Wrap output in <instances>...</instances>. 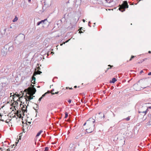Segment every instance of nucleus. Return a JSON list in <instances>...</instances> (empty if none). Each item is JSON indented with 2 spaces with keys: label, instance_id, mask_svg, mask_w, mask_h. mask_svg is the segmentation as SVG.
I'll return each instance as SVG.
<instances>
[{
  "label": "nucleus",
  "instance_id": "11",
  "mask_svg": "<svg viewBox=\"0 0 151 151\" xmlns=\"http://www.w3.org/2000/svg\"><path fill=\"white\" fill-rule=\"evenodd\" d=\"M117 81L115 78H113L112 79V80L110 81V83H114Z\"/></svg>",
  "mask_w": 151,
  "mask_h": 151
},
{
  "label": "nucleus",
  "instance_id": "44",
  "mask_svg": "<svg viewBox=\"0 0 151 151\" xmlns=\"http://www.w3.org/2000/svg\"><path fill=\"white\" fill-rule=\"evenodd\" d=\"M69 89H72L73 88L72 87H71V88L69 87Z\"/></svg>",
  "mask_w": 151,
  "mask_h": 151
},
{
  "label": "nucleus",
  "instance_id": "30",
  "mask_svg": "<svg viewBox=\"0 0 151 151\" xmlns=\"http://www.w3.org/2000/svg\"><path fill=\"white\" fill-rule=\"evenodd\" d=\"M10 95L11 96H14L15 95H16V94H14L13 95H12V93H10Z\"/></svg>",
  "mask_w": 151,
  "mask_h": 151
},
{
  "label": "nucleus",
  "instance_id": "7",
  "mask_svg": "<svg viewBox=\"0 0 151 151\" xmlns=\"http://www.w3.org/2000/svg\"><path fill=\"white\" fill-rule=\"evenodd\" d=\"M47 22V19H45L44 20H41V21H40V22H38L37 23V26H39V25H40V24L42 23H44V22Z\"/></svg>",
  "mask_w": 151,
  "mask_h": 151
},
{
  "label": "nucleus",
  "instance_id": "55",
  "mask_svg": "<svg viewBox=\"0 0 151 151\" xmlns=\"http://www.w3.org/2000/svg\"><path fill=\"white\" fill-rule=\"evenodd\" d=\"M44 24H46V22H44V23H43Z\"/></svg>",
  "mask_w": 151,
  "mask_h": 151
},
{
  "label": "nucleus",
  "instance_id": "31",
  "mask_svg": "<svg viewBox=\"0 0 151 151\" xmlns=\"http://www.w3.org/2000/svg\"><path fill=\"white\" fill-rule=\"evenodd\" d=\"M22 133H20V134H19V137H21V136H22Z\"/></svg>",
  "mask_w": 151,
  "mask_h": 151
},
{
  "label": "nucleus",
  "instance_id": "38",
  "mask_svg": "<svg viewBox=\"0 0 151 151\" xmlns=\"http://www.w3.org/2000/svg\"><path fill=\"white\" fill-rule=\"evenodd\" d=\"M146 59H147V58H145V59H144L142 60L143 62V61H145V60H146Z\"/></svg>",
  "mask_w": 151,
  "mask_h": 151
},
{
  "label": "nucleus",
  "instance_id": "32",
  "mask_svg": "<svg viewBox=\"0 0 151 151\" xmlns=\"http://www.w3.org/2000/svg\"><path fill=\"white\" fill-rule=\"evenodd\" d=\"M6 28H5L4 29V33H5L6 32Z\"/></svg>",
  "mask_w": 151,
  "mask_h": 151
},
{
  "label": "nucleus",
  "instance_id": "24",
  "mask_svg": "<svg viewBox=\"0 0 151 151\" xmlns=\"http://www.w3.org/2000/svg\"><path fill=\"white\" fill-rule=\"evenodd\" d=\"M42 99V97L41 96L39 99V100H38V101L39 102H40V101H41Z\"/></svg>",
  "mask_w": 151,
  "mask_h": 151
},
{
  "label": "nucleus",
  "instance_id": "34",
  "mask_svg": "<svg viewBox=\"0 0 151 151\" xmlns=\"http://www.w3.org/2000/svg\"><path fill=\"white\" fill-rule=\"evenodd\" d=\"M143 61H142V60H141L140 62H139L138 63H142Z\"/></svg>",
  "mask_w": 151,
  "mask_h": 151
},
{
  "label": "nucleus",
  "instance_id": "26",
  "mask_svg": "<svg viewBox=\"0 0 151 151\" xmlns=\"http://www.w3.org/2000/svg\"><path fill=\"white\" fill-rule=\"evenodd\" d=\"M71 39H69V40H68L66 41L65 42H64L63 43V44H65L66 43H67V42H68L69 40H70Z\"/></svg>",
  "mask_w": 151,
  "mask_h": 151
},
{
  "label": "nucleus",
  "instance_id": "37",
  "mask_svg": "<svg viewBox=\"0 0 151 151\" xmlns=\"http://www.w3.org/2000/svg\"><path fill=\"white\" fill-rule=\"evenodd\" d=\"M59 93V91H58L55 93V94H58Z\"/></svg>",
  "mask_w": 151,
  "mask_h": 151
},
{
  "label": "nucleus",
  "instance_id": "6",
  "mask_svg": "<svg viewBox=\"0 0 151 151\" xmlns=\"http://www.w3.org/2000/svg\"><path fill=\"white\" fill-rule=\"evenodd\" d=\"M36 74L35 72H34L33 75V76L32 77V80L31 81V82L32 83L34 84H35V81L36 78L35 77V76L36 75Z\"/></svg>",
  "mask_w": 151,
  "mask_h": 151
},
{
  "label": "nucleus",
  "instance_id": "3",
  "mask_svg": "<svg viewBox=\"0 0 151 151\" xmlns=\"http://www.w3.org/2000/svg\"><path fill=\"white\" fill-rule=\"evenodd\" d=\"M25 35L22 34H20L17 37V39L19 40V42H23L25 39Z\"/></svg>",
  "mask_w": 151,
  "mask_h": 151
},
{
  "label": "nucleus",
  "instance_id": "20",
  "mask_svg": "<svg viewBox=\"0 0 151 151\" xmlns=\"http://www.w3.org/2000/svg\"><path fill=\"white\" fill-rule=\"evenodd\" d=\"M151 122L150 121L148 122L146 124L147 126H150L151 125Z\"/></svg>",
  "mask_w": 151,
  "mask_h": 151
},
{
  "label": "nucleus",
  "instance_id": "27",
  "mask_svg": "<svg viewBox=\"0 0 151 151\" xmlns=\"http://www.w3.org/2000/svg\"><path fill=\"white\" fill-rule=\"evenodd\" d=\"M108 66H110V67H111L110 68H108L107 69V71L108 70H109V69H110V68H111V67H112V66H111V65H109Z\"/></svg>",
  "mask_w": 151,
  "mask_h": 151
},
{
  "label": "nucleus",
  "instance_id": "60",
  "mask_svg": "<svg viewBox=\"0 0 151 151\" xmlns=\"http://www.w3.org/2000/svg\"><path fill=\"white\" fill-rule=\"evenodd\" d=\"M19 94H18L17 95V97H19Z\"/></svg>",
  "mask_w": 151,
  "mask_h": 151
},
{
  "label": "nucleus",
  "instance_id": "46",
  "mask_svg": "<svg viewBox=\"0 0 151 151\" xmlns=\"http://www.w3.org/2000/svg\"><path fill=\"white\" fill-rule=\"evenodd\" d=\"M54 91V89H52V90H51V92H53V91Z\"/></svg>",
  "mask_w": 151,
  "mask_h": 151
},
{
  "label": "nucleus",
  "instance_id": "19",
  "mask_svg": "<svg viewBox=\"0 0 151 151\" xmlns=\"http://www.w3.org/2000/svg\"><path fill=\"white\" fill-rule=\"evenodd\" d=\"M105 1L106 2L108 3H110L112 2L113 1V0H105Z\"/></svg>",
  "mask_w": 151,
  "mask_h": 151
},
{
  "label": "nucleus",
  "instance_id": "41",
  "mask_svg": "<svg viewBox=\"0 0 151 151\" xmlns=\"http://www.w3.org/2000/svg\"><path fill=\"white\" fill-rule=\"evenodd\" d=\"M135 86H138V84H134V85Z\"/></svg>",
  "mask_w": 151,
  "mask_h": 151
},
{
  "label": "nucleus",
  "instance_id": "51",
  "mask_svg": "<svg viewBox=\"0 0 151 151\" xmlns=\"http://www.w3.org/2000/svg\"><path fill=\"white\" fill-rule=\"evenodd\" d=\"M102 115L103 116V117H104V114H102Z\"/></svg>",
  "mask_w": 151,
  "mask_h": 151
},
{
  "label": "nucleus",
  "instance_id": "22",
  "mask_svg": "<svg viewBox=\"0 0 151 151\" xmlns=\"http://www.w3.org/2000/svg\"><path fill=\"white\" fill-rule=\"evenodd\" d=\"M49 150V148L47 147H45V150L44 151H48Z\"/></svg>",
  "mask_w": 151,
  "mask_h": 151
},
{
  "label": "nucleus",
  "instance_id": "61",
  "mask_svg": "<svg viewBox=\"0 0 151 151\" xmlns=\"http://www.w3.org/2000/svg\"><path fill=\"white\" fill-rule=\"evenodd\" d=\"M148 52H149V53H151V52H150V51H149Z\"/></svg>",
  "mask_w": 151,
  "mask_h": 151
},
{
  "label": "nucleus",
  "instance_id": "10",
  "mask_svg": "<svg viewBox=\"0 0 151 151\" xmlns=\"http://www.w3.org/2000/svg\"><path fill=\"white\" fill-rule=\"evenodd\" d=\"M31 96H29L28 97V100H27V99H26V101H30V100H31V99H33V97H35V96H33V95H32L31 94Z\"/></svg>",
  "mask_w": 151,
  "mask_h": 151
},
{
  "label": "nucleus",
  "instance_id": "15",
  "mask_svg": "<svg viewBox=\"0 0 151 151\" xmlns=\"http://www.w3.org/2000/svg\"><path fill=\"white\" fill-rule=\"evenodd\" d=\"M18 19V17H17V16H16L14 18V19L13 20L12 22H15L17 21Z\"/></svg>",
  "mask_w": 151,
  "mask_h": 151
},
{
  "label": "nucleus",
  "instance_id": "21",
  "mask_svg": "<svg viewBox=\"0 0 151 151\" xmlns=\"http://www.w3.org/2000/svg\"><path fill=\"white\" fill-rule=\"evenodd\" d=\"M68 116V114L67 112H66L65 113V118H66Z\"/></svg>",
  "mask_w": 151,
  "mask_h": 151
},
{
  "label": "nucleus",
  "instance_id": "35",
  "mask_svg": "<svg viewBox=\"0 0 151 151\" xmlns=\"http://www.w3.org/2000/svg\"><path fill=\"white\" fill-rule=\"evenodd\" d=\"M37 69H38V70H40V67L39 66L37 68Z\"/></svg>",
  "mask_w": 151,
  "mask_h": 151
},
{
  "label": "nucleus",
  "instance_id": "16",
  "mask_svg": "<svg viewBox=\"0 0 151 151\" xmlns=\"http://www.w3.org/2000/svg\"><path fill=\"white\" fill-rule=\"evenodd\" d=\"M146 112H147V110H146L145 111H138V113H143V114H144V115H145L146 114Z\"/></svg>",
  "mask_w": 151,
  "mask_h": 151
},
{
  "label": "nucleus",
  "instance_id": "64",
  "mask_svg": "<svg viewBox=\"0 0 151 151\" xmlns=\"http://www.w3.org/2000/svg\"><path fill=\"white\" fill-rule=\"evenodd\" d=\"M90 21H89V22H88V24H89L90 23Z\"/></svg>",
  "mask_w": 151,
  "mask_h": 151
},
{
  "label": "nucleus",
  "instance_id": "58",
  "mask_svg": "<svg viewBox=\"0 0 151 151\" xmlns=\"http://www.w3.org/2000/svg\"><path fill=\"white\" fill-rule=\"evenodd\" d=\"M12 28V26H10V28Z\"/></svg>",
  "mask_w": 151,
  "mask_h": 151
},
{
  "label": "nucleus",
  "instance_id": "8",
  "mask_svg": "<svg viewBox=\"0 0 151 151\" xmlns=\"http://www.w3.org/2000/svg\"><path fill=\"white\" fill-rule=\"evenodd\" d=\"M20 6L22 8L24 9L26 7L27 5L25 4V2H24L21 3Z\"/></svg>",
  "mask_w": 151,
  "mask_h": 151
},
{
  "label": "nucleus",
  "instance_id": "52",
  "mask_svg": "<svg viewBox=\"0 0 151 151\" xmlns=\"http://www.w3.org/2000/svg\"><path fill=\"white\" fill-rule=\"evenodd\" d=\"M143 72V70H141V71H140V73H142V72Z\"/></svg>",
  "mask_w": 151,
  "mask_h": 151
},
{
  "label": "nucleus",
  "instance_id": "12",
  "mask_svg": "<svg viewBox=\"0 0 151 151\" xmlns=\"http://www.w3.org/2000/svg\"><path fill=\"white\" fill-rule=\"evenodd\" d=\"M50 93V91H48L47 92H46L44 94L42 95L41 97H42V98H43V97H44L47 94Z\"/></svg>",
  "mask_w": 151,
  "mask_h": 151
},
{
  "label": "nucleus",
  "instance_id": "14",
  "mask_svg": "<svg viewBox=\"0 0 151 151\" xmlns=\"http://www.w3.org/2000/svg\"><path fill=\"white\" fill-rule=\"evenodd\" d=\"M43 132L42 130H40L37 134L36 136V137H37L39 136L41 134L42 132Z\"/></svg>",
  "mask_w": 151,
  "mask_h": 151
},
{
  "label": "nucleus",
  "instance_id": "59",
  "mask_svg": "<svg viewBox=\"0 0 151 151\" xmlns=\"http://www.w3.org/2000/svg\"><path fill=\"white\" fill-rule=\"evenodd\" d=\"M14 145H12V148L14 147Z\"/></svg>",
  "mask_w": 151,
  "mask_h": 151
},
{
  "label": "nucleus",
  "instance_id": "47",
  "mask_svg": "<svg viewBox=\"0 0 151 151\" xmlns=\"http://www.w3.org/2000/svg\"><path fill=\"white\" fill-rule=\"evenodd\" d=\"M88 26L90 27H91V26L90 25V24H88Z\"/></svg>",
  "mask_w": 151,
  "mask_h": 151
},
{
  "label": "nucleus",
  "instance_id": "29",
  "mask_svg": "<svg viewBox=\"0 0 151 151\" xmlns=\"http://www.w3.org/2000/svg\"><path fill=\"white\" fill-rule=\"evenodd\" d=\"M148 116L150 118L151 117V114H148Z\"/></svg>",
  "mask_w": 151,
  "mask_h": 151
},
{
  "label": "nucleus",
  "instance_id": "5",
  "mask_svg": "<svg viewBox=\"0 0 151 151\" xmlns=\"http://www.w3.org/2000/svg\"><path fill=\"white\" fill-rule=\"evenodd\" d=\"M34 85H32V88L31 90V94L32 95H33L35 93L36 90L35 88H34Z\"/></svg>",
  "mask_w": 151,
  "mask_h": 151
},
{
  "label": "nucleus",
  "instance_id": "57",
  "mask_svg": "<svg viewBox=\"0 0 151 151\" xmlns=\"http://www.w3.org/2000/svg\"><path fill=\"white\" fill-rule=\"evenodd\" d=\"M24 129H23V132H24Z\"/></svg>",
  "mask_w": 151,
  "mask_h": 151
},
{
  "label": "nucleus",
  "instance_id": "25",
  "mask_svg": "<svg viewBox=\"0 0 151 151\" xmlns=\"http://www.w3.org/2000/svg\"><path fill=\"white\" fill-rule=\"evenodd\" d=\"M130 117H127L126 119H125L127 120V121H129L130 120Z\"/></svg>",
  "mask_w": 151,
  "mask_h": 151
},
{
  "label": "nucleus",
  "instance_id": "63",
  "mask_svg": "<svg viewBox=\"0 0 151 151\" xmlns=\"http://www.w3.org/2000/svg\"><path fill=\"white\" fill-rule=\"evenodd\" d=\"M63 44H60V45H63Z\"/></svg>",
  "mask_w": 151,
  "mask_h": 151
},
{
  "label": "nucleus",
  "instance_id": "49",
  "mask_svg": "<svg viewBox=\"0 0 151 151\" xmlns=\"http://www.w3.org/2000/svg\"><path fill=\"white\" fill-rule=\"evenodd\" d=\"M102 114V113L101 112H99V115L100 114Z\"/></svg>",
  "mask_w": 151,
  "mask_h": 151
},
{
  "label": "nucleus",
  "instance_id": "4",
  "mask_svg": "<svg viewBox=\"0 0 151 151\" xmlns=\"http://www.w3.org/2000/svg\"><path fill=\"white\" fill-rule=\"evenodd\" d=\"M75 145L76 144H70L69 147L70 151H74L76 147Z\"/></svg>",
  "mask_w": 151,
  "mask_h": 151
},
{
  "label": "nucleus",
  "instance_id": "48",
  "mask_svg": "<svg viewBox=\"0 0 151 151\" xmlns=\"http://www.w3.org/2000/svg\"><path fill=\"white\" fill-rule=\"evenodd\" d=\"M77 86H74V88H77Z\"/></svg>",
  "mask_w": 151,
  "mask_h": 151
},
{
  "label": "nucleus",
  "instance_id": "36",
  "mask_svg": "<svg viewBox=\"0 0 151 151\" xmlns=\"http://www.w3.org/2000/svg\"><path fill=\"white\" fill-rule=\"evenodd\" d=\"M51 94H52V95H54V94H55V93H52V92H51Z\"/></svg>",
  "mask_w": 151,
  "mask_h": 151
},
{
  "label": "nucleus",
  "instance_id": "50",
  "mask_svg": "<svg viewBox=\"0 0 151 151\" xmlns=\"http://www.w3.org/2000/svg\"><path fill=\"white\" fill-rule=\"evenodd\" d=\"M21 137H19V139H21Z\"/></svg>",
  "mask_w": 151,
  "mask_h": 151
},
{
  "label": "nucleus",
  "instance_id": "42",
  "mask_svg": "<svg viewBox=\"0 0 151 151\" xmlns=\"http://www.w3.org/2000/svg\"><path fill=\"white\" fill-rule=\"evenodd\" d=\"M83 22H85V20H84V19H83Z\"/></svg>",
  "mask_w": 151,
  "mask_h": 151
},
{
  "label": "nucleus",
  "instance_id": "28",
  "mask_svg": "<svg viewBox=\"0 0 151 151\" xmlns=\"http://www.w3.org/2000/svg\"><path fill=\"white\" fill-rule=\"evenodd\" d=\"M68 102L69 104H70L71 102V100L70 99H69L68 101Z\"/></svg>",
  "mask_w": 151,
  "mask_h": 151
},
{
  "label": "nucleus",
  "instance_id": "17",
  "mask_svg": "<svg viewBox=\"0 0 151 151\" xmlns=\"http://www.w3.org/2000/svg\"><path fill=\"white\" fill-rule=\"evenodd\" d=\"M13 49V47L12 46L10 47L8 49V50H9V51H12Z\"/></svg>",
  "mask_w": 151,
  "mask_h": 151
},
{
  "label": "nucleus",
  "instance_id": "13",
  "mask_svg": "<svg viewBox=\"0 0 151 151\" xmlns=\"http://www.w3.org/2000/svg\"><path fill=\"white\" fill-rule=\"evenodd\" d=\"M1 55L3 56H5L6 55V52L4 50H2L1 51Z\"/></svg>",
  "mask_w": 151,
  "mask_h": 151
},
{
  "label": "nucleus",
  "instance_id": "2",
  "mask_svg": "<svg viewBox=\"0 0 151 151\" xmlns=\"http://www.w3.org/2000/svg\"><path fill=\"white\" fill-rule=\"evenodd\" d=\"M129 6L127 1H124L122 4V6H120L119 8V10L123 12L125 10L126 8H128Z\"/></svg>",
  "mask_w": 151,
  "mask_h": 151
},
{
  "label": "nucleus",
  "instance_id": "18",
  "mask_svg": "<svg viewBox=\"0 0 151 151\" xmlns=\"http://www.w3.org/2000/svg\"><path fill=\"white\" fill-rule=\"evenodd\" d=\"M35 72L36 73V75L37 74H40L41 73H42V72H41V71H40L39 70H38L37 71H36Z\"/></svg>",
  "mask_w": 151,
  "mask_h": 151
},
{
  "label": "nucleus",
  "instance_id": "43",
  "mask_svg": "<svg viewBox=\"0 0 151 151\" xmlns=\"http://www.w3.org/2000/svg\"><path fill=\"white\" fill-rule=\"evenodd\" d=\"M10 151V150H9V148H8V149H7V151Z\"/></svg>",
  "mask_w": 151,
  "mask_h": 151
},
{
  "label": "nucleus",
  "instance_id": "53",
  "mask_svg": "<svg viewBox=\"0 0 151 151\" xmlns=\"http://www.w3.org/2000/svg\"><path fill=\"white\" fill-rule=\"evenodd\" d=\"M31 1V0H28V1L29 2H30Z\"/></svg>",
  "mask_w": 151,
  "mask_h": 151
},
{
  "label": "nucleus",
  "instance_id": "23",
  "mask_svg": "<svg viewBox=\"0 0 151 151\" xmlns=\"http://www.w3.org/2000/svg\"><path fill=\"white\" fill-rule=\"evenodd\" d=\"M135 57V56H134L132 55L129 60V61L131 60L132 59V58H134Z\"/></svg>",
  "mask_w": 151,
  "mask_h": 151
},
{
  "label": "nucleus",
  "instance_id": "54",
  "mask_svg": "<svg viewBox=\"0 0 151 151\" xmlns=\"http://www.w3.org/2000/svg\"><path fill=\"white\" fill-rule=\"evenodd\" d=\"M79 32H80V33H82L83 32L81 31H79Z\"/></svg>",
  "mask_w": 151,
  "mask_h": 151
},
{
  "label": "nucleus",
  "instance_id": "9",
  "mask_svg": "<svg viewBox=\"0 0 151 151\" xmlns=\"http://www.w3.org/2000/svg\"><path fill=\"white\" fill-rule=\"evenodd\" d=\"M21 105L22 106V111H24V112H25V110L26 109V108H27V106H26L25 105H20V106H21Z\"/></svg>",
  "mask_w": 151,
  "mask_h": 151
},
{
  "label": "nucleus",
  "instance_id": "33",
  "mask_svg": "<svg viewBox=\"0 0 151 151\" xmlns=\"http://www.w3.org/2000/svg\"><path fill=\"white\" fill-rule=\"evenodd\" d=\"M75 138L76 139H78V136H76L75 137Z\"/></svg>",
  "mask_w": 151,
  "mask_h": 151
},
{
  "label": "nucleus",
  "instance_id": "40",
  "mask_svg": "<svg viewBox=\"0 0 151 151\" xmlns=\"http://www.w3.org/2000/svg\"><path fill=\"white\" fill-rule=\"evenodd\" d=\"M1 116H2L0 114V120H1Z\"/></svg>",
  "mask_w": 151,
  "mask_h": 151
},
{
  "label": "nucleus",
  "instance_id": "56",
  "mask_svg": "<svg viewBox=\"0 0 151 151\" xmlns=\"http://www.w3.org/2000/svg\"><path fill=\"white\" fill-rule=\"evenodd\" d=\"M77 144L78 145V146H79V145H80V144H79V143H78V144Z\"/></svg>",
  "mask_w": 151,
  "mask_h": 151
},
{
  "label": "nucleus",
  "instance_id": "45",
  "mask_svg": "<svg viewBox=\"0 0 151 151\" xmlns=\"http://www.w3.org/2000/svg\"><path fill=\"white\" fill-rule=\"evenodd\" d=\"M34 109L35 110H36V112H37V110L36 109Z\"/></svg>",
  "mask_w": 151,
  "mask_h": 151
},
{
  "label": "nucleus",
  "instance_id": "62",
  "mask_svg": "<svg viewBox=\"0 0 151 151\" xmlns=\"http://www.w3.org/2000/svg\"><path fill=\"white\" fill-rule=\"evenodd\" d=\"M1 121H4V120H2V119H1Z\"/></svg>",
  "mask_w": 151,
  "mask_h": 151
},
{
  "label": "nucleus",
  "instance_id": "1",
  "mask_svg": "<svg viewBox=\"0 0 151 151\" xmlns=\"http://www.w3.org/2000/svg\"><path fill=\"white\" fill-rule=\"evenodd\" d=\"M90 121V119L87 121L88 128L86 129V132L89 133L92 132L93 131L95 126V124L93 123L95 121V120H94L92 122H91Z\"/></svg>",
  "mask_w": 151,
  "mask_h": 151
},
{
  "label": "nucleus",
  "instance_id": "39",
  "mask_svg": "<svg viewBox=\"0 0 151 151\" xmlns=\"http://www.w3.org/2000/svg\"><path fill=\"white\" fill-rule=\"evenodd\" d=\"M87 123V122H86L85 123L83 124V126H85V125H86V124Z\"/></svg>",
  "mask_w": 151,
  "mask_h": 151
}]
</instances>
